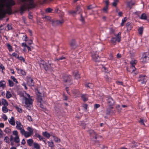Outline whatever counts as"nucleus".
<instances>
[{"instance_id": "nucleus-1", "label": "nucleus", "mask_w": 149, "mask_h": 149, "mask_svg": "<svg viewBox=\"0 0 149 149\" xmlns=\"http://www.w3.org/2000/svg\"><path fill=\"white\" fill-rule=\"evenodd\" d=\"M15 4L13 0H0V18H3L6 14L10 15L11 7Z\"/></svg>"}, {"instance_id": "nucleus-2", "label": "nucleus", "mask_w": 149, "mask_h": 149, "mask_svg": "<svg viewBox=\"0 0 149 149\" xmlns=\"http://www.w3.org/2000/svg\"><path fill=\"white\" fill-rule=\"evenodd\" d=\"M16 128L19 130L21 134L24 135L25 138L29 137L33 134V130L32 128L29 127H28L27 130L28 132L24 130L23 125L19 120L16 121Z\"/></svg>"}, {"instance_id": "nucleus-3", "label": "nucleus", "mask_w": 149, "mask_h": 149, "mask_svg": "<svg viewBox=\"0 0 149 149\" xmlns=\"http://www.w3.org/2000/svg\"><path fill=\"white\" fill-rule=\"evenodd\" d=\"M22 2L20 8L21 13L26 10L33 8L35 6L33 0H20Z\"/></svg>"}, {"instance_id": "nucleus-4", "label": "nucleus", "mask_w": 149, "mask_h": 149, "mask_svg": "<svg viewBox=\"0 0 149 149\" xmlns=\"http://www.w3.org/2000/svg\"><path fill=\"white\" fill-rule=\"evenodd\" d=\"M20 95L23 97L26 108L29 109L32 105V100L31 97L29 94L27 93L25 91L21 93L20 94Z\"/></svg>"}, {"instance_id": "nucleus-5", "label": "nucleus", "mask_w": 149, "mask_h": 149, "mask_svg": "<svg viewBox=\"0 0 149 149\" xmlns=\"http://www.w3.org/2000/svg\"><path fill=\"white\" fill-rule=\"evenodd\" d=\"M44 95V93L42 92L41 91L39 90L38 92L37 95V100L38 101V105L40 106L41 108H44V106L42 104L43 101L42 99V97Z\"/></svg>"}, {"instance_id": "nucleus-6", "label": "nucleus", "mask_w": 149, "mask_h": 149, "mask_svg": "<svg viewBox=\"0 0 149 149\" xmlns=\"http://www.w3.org/2000/svg\"><path fill=\"white\" fill-rule=\"evenodd\" d=\"M44 18L45 19L47 20H50L52 24L54 26H56L58 25L61 24H63L64 22V21L63 19L61 20H56L55 21H54L52 20H51V18L49 16H45V17Z\"/></svg>"}, {"instance_id": "nucleus-7", "label": "nucleus", "mask_w": 149, "mask_h": 149, "mask_svg": "<svg viewBox=\"0 0 149 149\" xmlns=\"http://www.w3.org/2000/svg\"><path fill=\"white\" fill-rule=\"evenodd\" d=\"M97 52H93L92 54V57L93 60L95 62H98L100 60V58Z\"/></svg>"}, {"instance_id": "nucleus-8", "label": "nucleus", "mask_w": 149, "mask_h": 149, "mask_svg": "<svg viewBox=\"0 0 149 149\" xmlns=\"http://www.w3.org/2000/svg\"><path fill=\"white\" fill-rule=\"evenodd\" d=\"M39 65L40 67L42 68H44L46 70L48 69L49 67L46 63L43 60H41L39 62Z\"/></svg>"}, {"instance_id": "nucleus-9", "label": "nucleus", "mask_w": 149, "mask_h": 149, "mask_svg": "<svg viewBox=\"0 0 149 149\" xmlns=\"http://www.w3.org/2000/svg\"><path fill=\"white\" fill-rule=\"evenodd\" d=\"M89 133L90 135L93 137V140L94 141H96V140L98 138L96 133L94 130H91L89 131Z\"/></svg>"}, {"instance_id": "nucleus-10", "label": "nucleus", "mask_w": 149, "mask_h": 149, "mask_svg": "<svg viewBox=\"0 0 149 149\" xmlns=\"http://www.w3.org/2000/svg\"><path fill=\"white\" fill-rule=\"evenodd\" d=\"M137 63V61L136 60H132L130 62L131 65V67L130 68V71L132 73H133V72L135 70L136 68L134 67V65Z\"/></svg>"}, {"instance_id": "nucleus-11", "label": "nucleus", "mask_w": 149, "mask_h": 149, "mask_svg": "<svg viewBox=\"0 0 149 149\" xmlns=\"http://www.w3.org/2000/svg\"><path fill=\"white\" fill-rule=\"evenodd\" d=\"M149 58L147 53H144L143 54L141 59V61L144 63L147 62Z\"/></svg>"}, {"instance_id": "nucleus-12", "label": "nucleus", "mask_w": 149, "mask_h": 149, "mask_svg": "<svg viewBox=\"0 0 149 149\" xmlns=\"http://www.w3.org/2000/svg\"><path fill=\"white\" fill-rule=\"evenodd\" d=\"M138 81L141 82V84H145L146 81V77L145 76H140Z\"/></svg>"}, {"instance_id": "nucleus-13", "label": "nucleus", "mask_w": 149, "mask_h": 149, "mask_svg": "<svg viewBox=\"0 0 149 149\" xmlns=\"http://www.w3.org/2000/svg\"><path fill=\"white\" fill-rule=\"evenodd\" d=\"M108 103L109 105L110 108L112 109L113 108L112 107L114 104V101L111 97H109L107 100Z\"/></svg>"}, {"instance_id": "nucleus-14", "label": "nucleus", "mask_w": 149, "mask_h": 149, "mask_svg": "<svg viewBox=\"0 0 149 149\" xmlns=\"http://www.w3.org/2000/svg\"><path fill=\"white\" fill-rule=\"evenodd\" d=\"M8 121L10 125L13 126H15V125L16 121H15V118L14 117H12L11 118H9Z\"/></svg>"}, {"instance_id": "nucleus-15", "label": "nucleus", "mask_w": 149, "mask_h": 149, "mask_svg": "<svg viewBox=\"0 0 149 149\" xmlns=\"http://www.w3.org/2000/svg\"><path fill=\"white\" fill-rule=\"evenodd\" d=\"M27 84L29 86H33L34 84L33 79L31 77H29L27 79Z\"/></svg>"}, {"instance_id": "nucleus-16", "label": "nucleus", "mask_w": 149, "mask_h": 149, "mask_svg": "<svg viewBox=\"0 0 149 149\" xmlns=\"http://www.w3.org/2000/svg\"><path fill=\"white\" fill-rule=\"evenodd\" d=\"M63 81L65 82L69 83L71 80V76L66 75L63 77Z\"/></svg>"}, {"instance_id": "nucleus-17", "label": "nucleus", "mask_w": 149, "mask_h": 149, "mask_svg": "<svg viewBox=\"0 0 149 149\" xmlns=\"http://www.w3.org/2000/svg\"><path fill=\"white\" fill-rule=\"evenodd\" d=\"M73 75L75 77V78L76 79H78L80 78V75L78 73V72L77 70H75L73 72Z\"/></svg>"}, {"instance_id": "nucleus-18", "label": "nucleus", "mask_w": 149, "mask_h": 149, "mask_svg": "<svg viewBox=\"0 0 149 149\" xmlns=\"http://www.w3.org/2000/svg\"><path fill=\"white\" fill-rule=\"evenodd\" d=\"M16 69L17 70L18 73L24 76H25L26 75V72L24 70L17 68H16Z\"/></svg>"}, {"instance_id": "nucleus-19", "label": "nucleus", "mask_w": 149, "mask_h": 149, "mask_svg": "<svg viewBox=\"0 0 149 149\" xmlns=\"http://www.w3.org/2000/svg\"><path fill=\"white\" fill-rule=\"evenodd\" d=\"M81 11V10L80 8L79 7H77V8L76 11H72L70 12V13L74 14H75L76 13H80V11Z\"/></svg>"}, {"instance_id": "nucleus-20", "label": "nucleus", "mask_w": 149, "mask_h": 149, "mask_svg": "<svg viewBox=\"0 0 149 149\" xmlns=\"http://www.w3.org/2000/svg\"><path fill=\"white\" fill-rule=\"evenodd\" d=\"M117 42H120L121 40V33L119 32L118 34L115 35Z\"/></svg>"}, {"instance_id": "nucleus-21", "label": "nucleus", "mask_w": 149, "mask_h": 149, "mask_svg": "<svg viewBox=\"0 0 149 149\" xmlns=\"http://www.w3.org/2000/svg\"><path fill=\"white\" fill-rule=\"evenodd\" d=\"M6 82L4 80H1L0 81V88L2 87L4 89L6 86Z\"/></svg>"}, {"instance_id": "nucleus-22", "label": "nucleus", "mask_w": 149, "mask_h": 149, "mask_svg": "<svg viewBox=\"0 0 149 149\" xmlns=\"http://www.w3.org/2000/svg\"><path fill=\"white\" fill-rule=\"evenodd\" d=\"M42 134L44 136L47 138H49L51 136L50 134L46 131L43 132Z\"/></svg>"}, {"instance_id": "nucleus-23", "label": "nucleus", "mask_w": 149, "mask_h": 149, "mask_svg": "<svg viewBox=\"0 0 149 149\" xmlns=\"http://www.w3.org/2000/svg\"><path fill=\"white\" fill-rule=\"evenodd\" d=\"M52 136L54 138V140L57 143H59L61 142V140L60 138L54 135H53Z\"/></svg>"}, {"instance_id": "nucleus-24", "label": "nucleus", "mask_w": 149, "mask_h": 149, "mask_svg": "<svg viewBox=\"0 0 149 149\" xmlns=\"http://www.w3.org/2000/svg\"><path fill=\"white\" fill-rule=\"evenodd\" d=\"M72 92L74 96L75 97L78 96L79 94V92L77 90H74L72 91Z\"/></svg>"}, {"instance_id": "nucleus-25", "label": "nucleus", "mask_w": 149, "mask_h": 149, "mask_svg": "<svg viewBox=\"0 0 149 149\" xmlns=\"http://www.w3.org/2000/svg\"><path fill=\"white\" fill-rule=\"evenodd\" d=\"M6 95L7 98L8 99L10 98L12 96L11 92L9 91H7Z\"/></svg>"}, {"instance_id": "nucleus-26", "label": "nucleus", "mask_w": 149, "mask_h": 149, "mask_svg": "<svg viewBox=\"0 0 149 149\" xmlns=\"http://www.w3.org/2000/svg\"><path fill=\"white\" fill-rule=\"evenodd\" d=\"M2 104L5 107H7L8 105V103L7 101L4 99L2 100Z\"/></svg>"}, {"instance_id": "nucleus-27", "label": "nucleus", "mask_w": 149, "mask_h": 149, "mask_svg": "<svg viewBox=\"0 0 149 149\" xmlns=\"http://www.w3.org/2000/svg\"><path fill=\"white\" fill-rule=\"evenodd\" d=\"M4 132L6 133L9 134L11 133V129L9 127H7L5 128L4 130Z\"/></svg>"}, {"instance_id": "nucleus-28", "label": "nucleus", "mask_w": 149, "mask_h": 149, "mask_svg": "<svg viewBox=\"0 0 149 149\" xmlns=\"http://www.w3.org/2000/svg\"><path fill=\"white\" fill-rule=\"evenodd\" d=\"M6 45L9 51L10 52H12L13 51L12 46L8 43H7Z\"/></svg>"}, {"instance_id": "nucleus-29", "label": "nucleus", "mask_w": 149, "mask_h": 149, "mask_svg": "<svg viewBox=\"0 0 149 149\" xmlns=\"http://www.w3.org/2000/svg\"><path fill=\"white\" fill-rule=\"evenodd\" d=\"M14 141L16 143H18L20 142V139L19 136H15L14 138Z\"/></svg>"}, {"instance_id": "nucleus-30", "label": "nucleus", "mask_w": 149, "mask_h": 149, "mask_svg": "<svg viewBox=\"0 0 149 149\" xmlns=\"http://www.w3.org/2000/svg\"><path fill=\"white\" fill-rule=\"evenodd\" d=\"M27 142L29 145L31 146L33 143V140L32 139H29L27 140Z\"/></svg>"}, {"instance_id": "nucleus-31", "label": "nucleus", "mask_w": 149, "mask_h": 149, "mask_svg": "<svg viewBox=\"0 0 149 149\" xmlns=\"http://www.w3.org/2000/svg\"><path fill=\"white\" fill-rule=\"evenodd\" d=\"M34 148L36 149H40V145L37 143H34L33 144Z\"/></svg>"}, {"instance_id": "nucleus-32", "label": "nucleus", "mask_w": 149, "mask_h": 149, "mask_svg": "<svg viewBox=\"0 0 149 149\" xmlns=\"http://www.w3.org/2000/svg\"><path fill=\"white\" fill-rule=\"evenodd\" d=\"M140 18L142 19H146L147 18V17L145 13H143L141 15Z\"/></svg>"}, {"instance_id": "nucleus-33", "label": "nucleus", "mask_w": 149, "mask_h": 149, "mask_svg": "<svg viewBox=\"0 0 149 149\" xmlns=\"http://www.w3.org/2000/svg\"><path fill=\"white\" fill-rule=\"evenodd\" d=\"M35 136L38 138L40 140H43L44 138L40 135L36 133L35 134Z\"/></svg>"}, {"instance_id": "nucleus-34", "label": "nucleus", "mask_w": 149, "mask_h": 149, "mask_svg": "<svg viewBox=\"0 0 149 149\" xmlns=\"http://www.w3.org/2000/svg\"><path fill=\"white\" fill-rule=\"evenodd\" d=\"M75 40H72L70 43V46H71L72 48L73 47H75Z\"/></svg>"}, {"instance_id": "nucleus-35", "label": "nucleus", "mask_w": 149, "mask_h": 149, "mask_svg": "<svg viewBox=\"0 0 149 149\" xmlns=\"http://www.w3.org/2000/svg\"><path fill=\"white\" fill-rule=\"evenodd\" d=\"M127 19L126 17H125L123 19H122V22L121 24V25L122 26H123L124 23L127 20Z\"/></svg>"}, {"instance_id": "nucleus-36", "label": "nucleus", "mask_w": 149, "mask_h": 149, "mask_svg": "<svg viewBox=\"0 0 149 149\" xmlns=\"http://www.w3.org/2000/svg\"><path fill=\"white\" fill-rule=\"evenodd\" d=\"M86 87H88L89 88H92L93 86V85L92 83H89L85 85Z\"/></svg>"}, {"instance_id": "nucleus-37", "label": "nucleus", "mask_w": 149, "mask_h": 149, "mask_svg": "<svg viewBox=\"0 0 149 149\" xmlns=\"http://www.w3.org/2000/svg\"><path fill=\"white\" fill-rule=\"evenodd\" d=\"M13 134L15 136H19L18 135V133L17 131L14 130L13 132Z\"/></svg>"}, {"instance_id": "nucleus-38", "label": "nucleus", "mask_w": 149, "mask_h": 149, "mask_svg": "<svg viewBox=\"0 0 149 149\" xmlns=\"http://www.w3.org/2000/svg\"><path fill=\"white\" fill-rule=\"evenodd\" d=\"M87 95L86 94L85 95H82L81 97L82 99L84 101H86L87 100Z\"/></svg>"}, {"instance_id": "nucleus-39", "label": "nucleus", "mask_w": 149, "mask_h": 149, "mask_svg": "<svg viewBox=\"0 0 149 149\" xmlns=\"http://www.w3.org/2000/svg\"><path fill=\"white\" fill-rule=\"evenodd\" d=\"M6 107L4 106L2 107V111L3 113H6L8 112V109Z\"/></svg>"}, {"instance_id": "nucleus-40", "label": "nucleus", "mask_w": 149, "mask_h": 149, "mask_svg": "<svg viewBox=\"0 0 149 149\" xmlns=\"http://www.w3.org/2000/svg\"><path fill=\"white\" fill-rule=\"evenodd\" d=\"M111 41L112 43L115 45L116 44V42L117 41V40H116V38L114 37L112 38Z\"/></svg>"}, {"instance_id": "nucleus-41", "label": "nucleus", "mask_w": 149, "mask_h": 149, "mask_svg": "<svg viewBox=\"0 0 149 149\" xmlns=\"http://www.w3.org/2000/svg\"><path fill=\"white\" fill-rule=\"evenodd\" d=\"M118 2V0H114L113 2L112 3V6L116 7L117 3Z\"/></svg>"}, {"instance_id": "nucleus-42", "label": "nucleus", "mask_w": 149, "mask_h": 149, "mask_svg": "<svg viewBox=\"0 0 149 149\" xmlns=\"http://www.w3.org/2000/svg\"><path fill=\"white\" fill-rule=\"evenodd\" d=\"M127 29L128 30H130L132 28V26L128 22L126 24Z\"/></svg>"}, {"instance_id": "nucleus-43", "label": "nucleus", "mask_w": 149, "mask_h": 149, "mask_svg": "<svg viewBox=\"0 0 149 149\" xmlns=\"http://www.w3.org/2000/svg\"><path fill=\"white\" fill-rule=\"evenodd\" d=\"M9 86L10 87L13 86L14 85L13 82L10 80H8Z\"/></svg>"}, {"instance_id": "nucleus-44", "label": "nucleus", "mask_w": 149, "mask_h": 149, "mask_svg": "<svg viewBox=\"0 0 149 149\" xmlns=\"http://www.w3.org/2000/svg\"><path fill=\"white\" fill-rule=\"evenodd\" d=\"M108 7L106 6L103 9V12L104 13H107L108 11Z\"/></svg>"}, {"instance_id": "nucleus-45", "label": "nucleus", "mask_w": 149, "mask_h": 149, "mask_svg": "<svg viewBox=\"0 0 149 149\" xmlns=\"http://www.w3.org/2000/svg\"><path fill=\"white\" fill-rule=\"evenodd\" d=\"M47 142L48 143V146L49 147H54V143L53 142L48 141Z\"/></svg>"}, {"instance_id": "nucleus-46", "label": "nucleus", "mask_w": 149, "mask_h": 149, "mask_svg": "<svg viewBox=\"0 0 149 149\" xmlns=\"http://www.w3.org/2000/svg\"><path fill=\"white\" fill-rule=\"evenodd\" d=\"M11 78L12 79L13 81L14 82H15L16 83V84L18 83V82L17 81V79L16 78H15L13 76H11Z\"/></svg>"}, {"instance_id": "nucleus-47", "label": "nucleus", "mask_w": 149, "mask_h": 149, "mask_svg": "<svg viewBox=\"0 0 149 149\" xmlns=\"http://www.w3.org/2000/svg\"><path fill=\"white\" fill-rule=\"evenodd\" d=\"M2 118L4 121H6L7 120L8 118L7 116L5 114H3L2 116Z\"/></svg>"}, {"instance_id": "nucleus-48", "label": "nucleus", "mask_w": 149, "mask_h": 149, "mask_svg": "<svg viewBox=\"0 0 149 149\" xmlns=\"http://www.w3.org/2000/svg\"><path fill=\"white\" fill-rule=\"evenodd\" d=\"M143 28H140L138 30V31L140 34L141 35L143 32Z\"/></svg>"}, {"instance_id": "nucleus-49", "label": "nucleus", "mask_w": 149, "mask_h": 149, "mask_svg": "<svg viewBox=\"0 0 149 149\" xmlns=\"http://www.w3.org/2000/svg\"><path fill=\"white\" fill-rule=\"evenodd\" d=\"M17 58L20 61H22L24 62H25V59L22 56H19L18 58Z\"/></svg>"}, {"instance_id": "nucleus-50", "label": "nucleus", "mask_w": 149, "mask_h": 149, "mask_svg": "<svg viewBox=\"0 0 149 149\" xmlns=\"http://www.w3.org/2000/svg\"><path fill=\"white\" fill-rule=\"evenodd\" d=\"M116 11L117 12H118V16H119L120 17L122 16V15L123 14V13H122V12H120V11L119 12L118 11V10L117 8H116Z\"/></svg>"}, {"instance_id": "nucleus-51", "label": "nucleus", "mask_w": 149, "mask_h": 149, "mask_svg": "<svg viewBox=\"0 0 149 149\" xmlns=\"http://www.w3.org/2000/svg\"><path fill=\"white\" fill-rule=\"evenodd\" d=\"M105 78L106 81H107L108 82H110L111 81V79L108 76L106 75L105 77Z\"/></svg>"}, {"instance_id": "nucleus-52", "label": "nucleus", "mask_w": 149, "mask_h": 149, "mask_svg": "<svg viewBox=\"0 0 149 149\" xmlns=\"http://www.w3.org/2000/svg\"><path fill=\"white\" fill-rule=\"evenodd\" d=\"M52 10V9L50 8H47L46 10V12L47 13H49L51 12Z\"/></svg>"}, {"instance_id": "nucleus-53", "label": "nucleus", "mask_w": 149, "mask_h": 149, "mask_svg": "<svg viewBox=\"0 0 149 149\" xmlns=\"http://www.w3.org/2000/svg\"><path fill=\"white\" fill-rule=\"evenodd\" d=\"M146 122V120H144L143 119H141L139 123L141 125H144V122Z\"/></svg>"}, {"instance_id": "nucleus-54", "label": "nucleus", "mask_w": 149, "mask_h": 149, "mask_svg": "<svg viewBox=\"0 0 149 149\" xmlns=\"http://www.w3.org/2000/svg\"><path fill=\"white\" fill-rule=\"evenodd\" d=\"M12 55L13 56L15 57H16V58H18L19 56L18 55V54L15 53V52H14V53H13V54H12Z\"/></svg>"}, {"instance_id": "nucleus-55", "label": "nucleus", "mask_w": 149, "mask_h": 149, "mask_svg": "<svg viewBox=\"0 0 149 149\" xmlns=\"http://www.w3.org/2000/svg\"><path fill=\"white\" fill-rule=\"evenodd\" d=\"M86 125V124L84 123V122H82L81 123V125L82 127L84 129H85V125Z\"/></svg>"}, {"instance_id": "nucleus-56", "label": "nucleus", "mask_w": 149, "mask_h": 149, "mask_svg": "<svg viewBox=\"0 0 149 149\" xmlns=\"http://www.w3.org/2000/svg\"><path fill=\"white\" fill-rule=\"evenodd\" d=\"M4 140L7 143L9 141V138L8 136H6Z\"/></svg>"}, {"instance_id": "nucleus-57", "label": "nucleus", "mask_w": 149, "mask_h": 149, "mask_svg": "<svg viewBox=\"0 0 149 149\" xmlns=\"http://www.w3.org/2000/svg\"><path fill=\"white\" fill-rule=\"evenodd\" d=\"M3 135V133L2 130L0 129V137H2Z\"/></svg>"}, {"instance_id": "nucleus-58", "label": "nucleus", "mask_w": 149, "mask_h": 149, "mask_svg": "<svg viewBox=\"0 0 149 149\" xmlns=\"http://www.w3.org/2000/svg\"><path fill=\"white\" fill-rule=\"evenodd\" d=\"M17 111L19 113H22V110L19 107L16 108Z\"/></svg>"}, {"instance_id": "nucleus-59", "label": "nucleus", "mask_w": 149, "mask_h": 149, "mask_svg": "<svg viewBox=\"0 0 149 149\" xmlns=\"http://www.w3.org/2000/svg\"><path fill=\"white\" fill-rule=\"evenodd\" d=\"M22 85L24 86V87L25 89L26 90L27 89V88L26 86V84L24 83L23 82L22 84Z\"/></svg>"}, {"instance_id": "nucleus-60", "label": "nucleus", "mask_w": 149, "mask_h": 149, "mask_svg": "<svg viewBox=\"0 0 149 149\" xmlns=\"http://www.w3.org/2000/svg\"><path fill=\"white\" fill-rule=\"evenodd\" d=\"M4 127V124L3 123H0V128H3Z\"/></svg>"}, {"instance_id": "nucleus-61", "label": "nucleus", "mask_w": 149, "mask_h": 149, "mask_svg": "<svg viewBox=\"0 0 149 149\" xmlns=\"http://www.w3.org/2000/svg\"><path fill=\"white\" fill-rule=\"evenodd\" d=\"M100 105L98 104H95L94 105L95 107L96 108H99V107H100Z\"/></svg>"}, {"instance_id": "nucleus-62", "label": "nucleus", "mask_w": 149, "mask_h": 149, "mask_svg": "<svg viewBox=\"0 0 149 149\" xmlns=\"http://www.w3.org/2000/svg\"><path fill=\"white\" fill-rule=\"evenodd\" d=\"M26 143L24 139H23L21 143L22 145H24Z\"/></svg>"}, {"instance_id": "nucleus-63", "label": "nucleus", "mask_w": 149, "mask_h": 149, "mask_svg": "<svg viewBox=\"0 0 149 149\" xmlns=\"http://www.w3.org/2000/svg\"><path fill=\"white\" fill-rule=\"evenodd\" d=\"M22 46L24 47H26L27 46L26 43H23L22 44Z\"/></svg>"}, {"instance_id": "nucleus-64", "label": "nucleus", "mask_w": 149, "mask_h": 149, "mask_svg": "<svg viewBox=\"0 0 149 149\" xmlns=\"http://www.w3.org/2000/svg\"><path fill=\"white\" fill-rule=\"evenodd\" d=\"M23 39H24V41H27V37L26 35H25L24 36H23Z\"/></svg>"}]
</instances>
